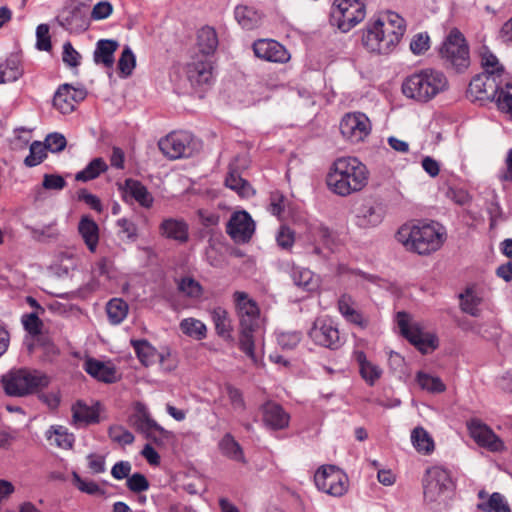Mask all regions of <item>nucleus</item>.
Segmentation results:
<instances>
[{"label": "nucleus", "instance_id": "nucleus-50", "mask_svg": "<svg viewBox=\"0 0 512 512\" xmlns=\"http://www.w3.org/2000/svg\"><path fill=\"white\" fill-rule=\"evenodd\" d=\"M52 434L55 436L54 442L56 445L63 449H69L73 446L74 437L68 433L67 429L63 426L51 427L48 431V438H52Z\"/></svg>", "mask_w": 512, "mask_h": 512}, {"label": "nucleus", "instance_id": "nucleus-30", "mask_svg": "<svg viewBox=\"0 0 512 512\" xmlns=\"http://www.w3.org/2000/svg\"><path fill=\"white\" fill-rule=\"evenodd\" d=\"M354 357L359 365L362 378L368 385L373 386L382 376V369L378 365L368 361L363 351H355Z\"/></svg>", "mask_w": 512, "mask_h": 512}, {"label": "nucleus", "instance_id": "nucleus-9", "mask_svg": "<svg viewBox=\"0 0 512 512\" xmlns=\"http://www.w3.org/2000/svg\"><path fill=\"white\" fill-rule=\"evenodd\" d=\"M453 489L449 472L441 467H432L426 471L423 479L424 499L429 503H445Z\"/></svg>", "mask_w": 512, "mask_h": 512}, {"label": "nucleus", "instance_id": "nucleus-62", "mask_svg": "<svg viewBox=\"0 0 512 512\" xmlns=\"http://www.w3.org/2000/svg\"><path fill=\"white\" fill-rule=\"evenodd\" d=\"M127 487L132 492L140 493L149 488V482L143 474L135 473L128 477Z\"/></svg>", "mask_w": 512, "mask_h": 512}, {"label": "nucleus", "instance_id": "nucleus-35", "mask_svg": "<svg viewBox=\"0 0 512 512\" xmlns=\"http://www.w3.org/2000/svg\"><path fill=\"white\" fill-rule=\"evenodd\" d=\"M131 344L138 359L144 366H149L158 359L161 361L164 359L163 355L159 354L147 340H131Z\"/></svg>", "mask_w": 512, "mask_h": 512}, {"label": "nucleus", "instance_id": "nucleus-49", "mask_svg": "<svg viewBox=\"0 0 512 512\" xmlns=\"http://www.w3.org/2000/svg\"><path fill=\"white\" fill-rule=\"evenodd\" d=\"M485 512H510L508 504L500 493H493L486 502L478 504Z\"/></svg>", "mask_w": 512, "mask_h": 512}, {"label": "nucleus", "instance_id": "nucleus-53", "mask_svg": "<svg viewBox=\"0 0 512 512\" xmlns=\"http://www.w3.org/2000/svg\"><path fill=\"white\" fill-rule=\"evenodd\" d=\"M109 437L112 441L121 445H130L134 442V435L120 425L111 426L108 431Z\"/></svg>", "mask_w": 512, "mask_h": 512}, {"label": "nucleus", "instance_id": "nucleus-47", "mask_svg": "<svg viewBox=\"0 0 512 512\" xmlns=\"http://www.w3.org/2000/svg\"><path fill=\"white\" fill-rule=\"evenodd\" d=\"M337 274L342 277H347L348 280L354 281L356 284H362L364 281L373 282L375 277L360 270L352 269L345 264L337 266Z\"/></svg>", "mask_w": 512, "mask_h": 512}, {"label": "nucleus", "instance_id": "nucleus-56", "mask_svg": "<svg viewBox=\"0 0 512 512\" xmlns=\"http://www.w3.org/2000/svg\"><path fill=\"white\" fill-rule=\"evenodd\" d=\"M430 47V38L427 33H418L413 36L410 42V49L413 54L421 55Z\"/></svg>", "mask_w": 512, "mask_h": 512}, {"label": "nucleus", "instance_id": "nucleus-24", "mask_svg": "<svg viewBox=\"0 0 512 512\" xmlns=\"http://www.w3.org/2000/svg\"><path fill=\"white\" fill-rule=\"evenodd\" d=\"M83 368L90 376L99 381L105 383L116 381V369L110 362L88 358L85 360Z\"/></svg>", "mask_w": 512, "mask_h": 512}, {"label": "nucleus", "instance_id": "nucleus-22", "mask_svg": "<svg viewBox=\"0 0 512 512\" xmlns=\"http://www.w3.org/2000/svg\"><path fill=\"white\" fill-rule=\"evenodd\" d=\"M83 99L82 91H78L69 84H63L56 91L53 98V106L62 114L74 111L75 103Z\"/></svg>", "mask_w": 512, "mask_h": 512}, {"label": "nucleus", "instance_id": "nucleus-45", "mask_svg": "<svg viewBox=\"0 0 512 512\" xmlns=\"http://www.w3.org/2000/svg\"><path fill=\"white\" fill-rule=\"evenodd\" d=\"M106 311L110 323L117 325L126 318L128 304L122 299L114 298L107 303Z\"/></svg>", "mask_w": 512, "mask_h": 512}, {"label": "nucleus", "instance_id": "nucleus-17", "mask_svg": "<svg viewBox=\"0 0 512 512\" xmlns=\"http://www.w3.org/2000/svg\"><path fill=\"white\" fill-rule=\"evenodd\" d=\"M226 232L235 242L246 243L255 232V222L246 211L234 212L227 223Z\"/></svg>", "mask_w": 512, "mask_h": 512}, {"label": "nucleus", "instance_id": "nucleus-29", "mask_svg": "<svg viewBox=\"0 0 512 512\" xmlns=\"http://www.w3.org/2000/svg\"><path fill=\"white\" fill-rule=\"evenodd\" d=\"M119 43L116 40L101 39L96 43L93 54L94 62L97 65H103L106 68H112L114 65V53L117 51Z\"/></svg>", "mask_w": 512, "mask_h": 512}, {"label": "nucleus", "instance_id": "nucleus-55", "mask_svg": "<svg viewBox=\"0 0 512 512\" xmlns=\"http://www.w3.org/2000/svg\"><path fill=\"white\" fill-rule=\"evenodd\" d=\"M4 69L6 70V80L14 82L18 80L22 74L23 70L20 65V61L17 56H12L6 60L4 64Z\"/></svg>", "mask_w": 512, "mask_h": 512}, {"label": "nucleus", "instance_id": "nucleus-58", "mask_svg": "<svg viewBox=\"0 0 512 512\" xmlns=\"http://www.w3.org/2000/svg\"><path fill=\"white\" fill-rule=\"evenodd\" d=\"M228 400L232 408L237 412H243L246 408L242 392L231 385L226 387Z\"/></svg>", "mask_w": 512, "mask_h": 512}, {"label": "nucleus", "instance_id": "nucleus-32", "mask_svg": "<svg viewBox=\"0 0 512 512\" xmlns=\"http://www.w3.org/2000/svg\"><path fill=\"white\" fill-rule=\"evenodd\" d=\"M125 191L142 207L150 208L153 205L154 198L152 194L140 181L127 179L125 181Z\"/></svg>", "mask_w": 512, "mask_h": 512}, {"label": "nucleus", "instance_id": "nucleus-51", "mask_svg": "<svg viewBox=\"0 0 512 512\" xmlns=\"http://www.w3.org/2000/svg\"><path fill=\"white\" fill-rule=\"evenodd\" d=\"M46 151V147H44L41 142L34 141L30 145L29 155L24 159V164L27 167H34L39 165L46 158Z\"/></svg>", "mask_w": 512, "mask_h": 512}, {"label": "nucleus", "instance_id": "nucleus-26", "mask_svg": "<svg viewBox=\"0 0 512 512\" xmlns=\"http://www.w3.org/2000/svg\"><path fill=\"white\" fill-rule=\"evenodd\" d=\"M263 422L272 429H283L288 426L289 415L275 402L262 405Z\"/></svg>", "mask_w": 512, "mask_h": 512}, {"label": "nucleus", "instance_id": "nucleus-64", "mask_svg": "<svg viewBox=\"0 0 512 512\" xmlns=\"http://www.w3.org/2000/svg\"><path fill=\"white\" fill-rule=\"evenodd\" d=\"M301 340V334L299 332H282L278 335V344L286 349H293L296 347Z\"/></svg>", "mask_w": 512, "mask_h": 512}, {"label": "nucleus", "instance_id": "nucleus-19", "mask_svg": "<svg viewBox=\"0 0 512 512\" xmlns=\"http://www.w3.org/2000/svg\"><path fill=\"white\" fill-rule=\"evenodd\" d=\"M470 436L475 442L490 451H501L504 448L502 440L486 424L479 420H471L468 423Z\"/></svg>", "mask_w": 512, "mask_h": 512}, {"label": "nucleus", "instance_id": "nucleus-21", "mask_svg": "<svg viewBox=\"0 0 512 512\" xmlns=\"http://www.w3.org/2000/svg\"><path fill=\"white\" fill-rule=\"evenodd\" d=\"M186 73L192 87L200 91H204L212 83V64L207 59L189 63Z\"/></svg>", "mask_w": 512, "mask_h": 512}, {"label": "nucleus", "instance_id": "nucleus-23", "mask_svg": "<svg viewBox=\"0 0 512 512\" xmlns=\"http://www.w3.org/2000/svg\"><path fill=\"white\" fill-rule=\"evenodd\" d=\"M159 232L164 238L178 243H186L189 239V226L181 218H165L159 226Z\"/></svg>", "mask_w": 512, "mask_h": 512}, {"label": "nucleus", "instance_id": "nucleus-57", "mask_svg": "<svg viewBox=\"0 0 512 512\" xmlns=\"http://www.w3.org/2000/svg\"><path fill=\"white\" fill-rule=\"evenodd\" d=\"M36 47L41 51L51 50V40L49 35V26L47 24H40L36 29Z\"/></svg>", "mask_w": 512, "mask_h": 512}, {"label": "nucleus", "instance_id": "nucleus-6", "mask_svg": "<svg viewBox=\"0 0 512 512\" xmlns=\"http://www.w3.org/2000/svg\"><path fill=\"white\" fill-rule=\"evenodd\" d=\"M4 391L13 397H24L49 384V378L38 370L13 369L1 378Z\"/></svg>", "mask_w": 512, "mask_h": 512}, {"label": "nucleus", "instance_id": "nucleus-4", "mask_svg": "<svg viewBox=\"0 0 512 512\" xmlns=\"http://www.w3.org/2000/svg\"><path fill=\"white\" fill-rule=\"evenodd\" d=\"M233 300L239 321V347L256 362L254 333L260 327V309L246 292H234Z\"/></svg>", "mask_w": 512, "mask_h": 512}, {"label": "nucleus", "instance_id": "nucleus-10", "mask_svg": "<svg viewBox=\"0 0 512 512\" xmlns=\"http://www.w3.org/2000/svg\"><path fill=\"white\" fill-rule=\"evenodd\" d=\"M316 487L333 497H341L349 487L348 476L335 465H322L314 475Z\"/></svg>", "mask_w": 512, "mask_h": 512}, {"label": "nucleus", "instance_id": "nucleus-39", "mask_svg": "<svg viewBox=\"0 0 512 512\" xmlns=\"http://www.w3.org/2000/svg\"><path fill=\"white\" fill-rule=\"evenodd\" d=\"M219 448L222 454L228 458L238 462H245L242 448L231 434L227 433L223 436L219 442Z\"/></svg>", "mask_w": 512, "mask_h": 512}, {"label": "nucleus", "instance_id": "nucleus-18", "mask_svg": "<svg viewBox=\"0 0 512 512\" xmlns=\"http://www.w3.org/2000/svg\"><path fill=\"white\" fill-rule=\"evenodd\" d=\"M305 240L307 245L311 247V253L325 257L321 245L325 248L331 249L333 244V237L330 229L319 222H311L306 225Z\"/></svg>", "mask_w": 512, "mask_h": 512}, {"label": "nucleus", "instance_id": "nucleus-61", "mask_svg": "<svg viewBox=\"0 0 512 512\" xmlns=\"http://www.w3.org/2000/svg\"><path fill=\"white\" fill-rule=\"evenodd\" d=\"M117 226L119 227V234L130 241H135L137 238V227L135 223L127 218H121L117 220Z\"/></svg>", "mask_w": 512, "mask_h": 512}, {"label": "nucleus", "instance_id": "nucleus-37", "mask_svg": "<svg viewBox=\"0 0 512 512\" xmlns=\"http://www.w3.org/2000/svg\"><path fill=\"white\" fill-rule=\"evenodd\" d=\"M357 216L362 225L377 226L382 222L383 211L380 206L365 203L359 208Z\"/></svg>", "mask_w": 512, "mask_h": 512}, {"label": "nucleus", "instance_id": "nucleus-28", "mask_svg": "<svg viewBox=\"0 0 512 512\" xmlns=\"http://www.w3.org/2000/svg\"><path fill=\"white\" fill-rule=\"evenodd\" d=\"M155 422L145 404L141 402L134 404L133 412L128 417L130 427L144 435Z\"/></svg>", "mask_w": 512, "mask_h": 512}, {"label": "nucleus", "instance_id": "nucleus-3", "mask_svg": "<svg viewBox=\"0 0 512 512\" xmlns=\"http://www.w3.org/2000/svg\"><path fill=\"white\" fill-rule=\"evenodd\" d=\"M396 237L406 249L420 255H428L441 248L446 239V232L439 223L431 222L404 225L398 230Z\"/></svg>", "mask_w": 512, "mask_h": 512}, {"label": "nucleus", "instance_id": "nucleus-13", "mask_svg": "<svg viewBox=\"0 0 512 512\" xmlns=\"http://www.w3.org/2000/svg\"><path fill=\"white\" fill-rule=\"evenodd\" d=\"M397 324L401 334L422 353H428L437 347V338L424 333L417 325L410 324V316L406 312L397 313Z\"/></svg>", "mask_w": 512, "mask_h": 512}, {"label": "nucleus", "instance_id": "nucleus-60", "mask_svg": "<svg viewBox=\"0 0 512 512\" xmlns=\"http://www.w3.org/2000/svg\"><path fill=\"white\" fill-rule=\"evenodd\" d=\"M74 482L81 492L87 493L89 495L104 494V491L96 482L91 480H84L80 478L76 473H74Z\"/></svg>", "mask_w": 512, "mask_h": 512}, {"label": "nucleus", "instance_id": "nucleus-11", "mask_svg": "<svg viewBox=\"0 0 512 512\" xmlns=\"http://www.w3.org/2000/svg\"><path fill=\"white\" fill-rule=\"evenodd\" d=\"M159 149L169 159L190 157L196 143L192 134L186 131L172 132L158 142Z\"/></svg>", "mask_w": 512, "mask_h": 512}, {"label": "nucleus", "instance_id": "nucleus-40", "mask_svg": "<svg viewBox=\"0 0 512 512\" xmlns=\"http://www.w3.org/2000/svg\"><path fill=\"white\" fill-rule=\"evenodd\" d=\"M411 441L415 449L420 453L430 454L434 450V441L423 427L413 429Z\"/></svg>", "mask_w": 512, "mask_h": 512}, {"label": "nucleus", "instance_id": "nucleus-42", "mask_svg": "<svg viewBox=\"0 0 512 512\" xmlns=\"http://www.w3.org/2000/svg\"><path fill=\"white\" fill-rule=\"evenodd\" d=\"M291 276L294 284L305 291H313L318 287V281L309 269L294 268Z\"/></svg>", "mask_w": 512, "mask_h": 512}, {"label": "nucleus", "instance_id": "nucleus-48", "mask_svg": "<svg viewBox=\"0 0 512 512\" xmlns=\"http://www.w3.org/2000/svg\"><path fill=\"white\" fill-rule=\"evenodd\" d=\"M136 58L130 47L126 46L118 60L120 75L124 78L130 76L135 68Z\"/></svg>", "mask_w": 512, "mask_h": 512}, {"label": "nucleus", "instance_id": "nucleus-12", "mask_svg": "<svg viewBox=\"0 0 512 512\" xmlns=\"http://www.w3.org/2000/svg\"><path fill=\"white\" fill-rule=\"evenodd\" d=\"M87 5L71 0L57 17L58 24L70 33L79 34L86 31L90 26L87 16Z\"/></svg>", "mask_w": 512, "mask_h": 512}, {"label": "nucleus", "instance_id": "nucleus-43", "mask_svg": "<svg viewBox=\"0 0 512 512\" xmlns=\"http://www.w3.org/2000/svg\"><path fill=\"white\" fill-rule=\"evenodd\" d=\"M107 169L108 166L102 158H94L83 170L76 173L75 180L81 182L93 180Z\"/></svg>", "mask_w": 512, "mask_h": 512}, {"label": "nucleus", "instance_id": "nucleus-20", "mask_svg": "<svg viewBox=\"0 0 512 512\" xmlns=\"http://www.w3.org/2000/svg\"><path fill=\"white\" fill-rule=\"evenodd\" d=\"M253 51L256 57L270 62L284 63L290 58V54L283 45L270 39L255 41Z\"/></svg>", "mask_w": 512, "mask_h": 512}, {"label": "nucleus", "instance_id": "nucleus-27", "mask_svg": "<svg viewBox=\"0 0 512 512\" xmlns=\"http://www.w3.org/2000/svg\"><path fill=\"white\" fill-rule=\"evenodd\" d=\"M262 11L253 6L237 5L234 10V17L237 23L245 30L258 28L263 20Z\"/></svg>", "mask_w": 512, "mask_h": 512}, {"label": "nucleus", "instance_id": "nucleus-31", "mask_svg": "<svg viewBox=\"0 0 512 512\" xmlns=\"http://www.w3.org/2000/svg\"><path fill=\"white\" fill-rule=\"evenodd\" d=\"M211 317L218 336L224 340H232V321L229 313L222 307H216L211 312Z\"/></svg>", "mask_w": 512, "mask_h": 512}, {"label": "nucleus", "instance_id": "nucleus-63", "mask_svg": "<svg viewBox=\"0 0 512 512\" xmlns=\"http://www.w3.org/2000/svg\"><path fill=\"white\" fill-rule=\"evenodd\" d=\"M43 145L46 147V150L60 152L66 146V138L60 133H52L46 137Z\"/></svg>", "mask_w": 512, "mask_h": 512}, {"label": "nucleus", "instance_id": "nucleus-36", "mask_svg": "<svg viewBox=\"0 0 512 512\" xmlns=\"http://www.w3.org/2000/svg\"><path fill=\"white\" fill-rule=\"evenodd\" d=\"M415 381L422 390L431 394L443 393L446 390V385L440 377L423 371L417 372Z\"/></svg>", "mask_w": 512, "mask_h": 512}, {"label": "nucleus", "instance_id": "nucleus-52", "mask_svg": "<svg viewBox=\"0 0 512 512\" xmlns=\"http://www.w3.org/2000/svg\"><path fill=\"white\" fill-rule=\"evenodd\" d=\"M172 432L164 429L161 425H159L157 422H155L151 429H149L145 434L144 437L152 442H154L156 445H163L167 440H169L172 437Z\"/></svg>", "mask_w": 512, "mask_h": 512}, {"label": "nucleus", "instance_id": "nucleus-41", "mask_svg": "<svg viewBox=\"0 0 512 512\" xmlns=\"http://www.w3.org/2000/svg\"><path fill=\"white\" fill-rule=\"evenodd\" d=\"M180 330L183 334L196 340L206 338L207 327L206 325L195 318H185L179 324Z\"/></svg>", "mask_w": 512, "mask_h": 512}, {"label": "nucleus", "instance_id": "nucleus-2", "mask_svg": "<svg viewBox=\"0 0 512 512\" xmlns=\"http://www.w3.org/2000/svg\"><path fill=\"white\" fill-rule=\"evenodd\" d=\"M368 182L366 166L355 157L336 159L327 175L329 189L337 195L348 196L361 191Z\"/></svg>", "mask_w": 512, "mask_h": 512}, {"label": "nucleus", "instance_id": "nucleus-44", "mask_svg": "<svg viewBox=\"0 0 512 512\" xmlns=\"http://www.w3.org/2000/svg\"><path fill=\"white\" fill-rule=\"evenodd\" d=\"M480 57L481 65L484 69L483 73L499 78L502 76L504 72L503 66L499 63L498 58L487 47L481 48Z\"/></svg>", "mask_w": 512, "mask_h": 512}, {"label": "nucleus", "instance_id": "nucleus-34", "mask_svg": "<svg viewBox=\"0 0 512 512\" xmlns=\"http://www.w3.org/2000/svg\"><path fill=\"white\" fill-rule=\"evenodd\" d=\"M197 45L203 55L213 54L218 47L216 30L210 26H204L197 33Z\"/></svg>", "mask_w": 512, "mask_h": 512}, {"label": "nucleus", "instance_id": "nucleus-54", "mask_svg": "<svg viewBox=\"0 0 512 512\" xmlns=\"http://www.w3.org/2000/svg\"><path fill=\"white\" fill-rule=\"evenodd\" d=\"M179 290L191 298H200L203 294L201 284L191 277H185L181 280Z\"/></svg>", "mask_w": 512, "mask_h": 512}, {"label": "nucleus", "instance_id": "nucleus-25", "mask_svg": "<svg viewBox=\"0 0 512 512\" xmlns=\"http://www.w3.org/2000/svg\"><path fill=\"white\" fill-rule=\"evenodd\" d=\"M72 421L79 427L99 423V404L88 406L83 401H77L72 406Z\"/></svg>", "mask_w": 512, "mask_h": 512}, {"label": "nucleus", "instance_id": "nucleus-38", "mask_svg": "<svg viewBox=\"0 0 512 512\" xmlns=\"http://www.w3.org/2000/svg\"><path fill=\"white\" fill-rule=\"evenodd\" d=\"M460 300V307L463 312L473 317L480 315L479 305L482 299L473 288H467L464 293L460 294Z\"/></svg>", "mask_w": 512, "mask_h": 512}, {"label": "nucleus", "instance_id": "nucleus-33", "mask_svg": "<svg viewBox=\"0 0 512 512\" xmlns=\"http://www.w3.org/2000/svg\"><path fill=\"white\" fill-rule=\"evenodd\" d=\"M78 230L88 249L91 252H94L99 241V229L96 222L91 218L84 216L79 222Z\"/></svg>", "mask_w": 512, "mask_h": 512}, {"label": "nucleus", "instance_id": "nucleus-5", "mask_svg": "<svg viewBox=\"0 0 512 512\" xmlns=\"http://www.w3.org/2000/svg\"><path fill=\"white\" fill-rule=\"evenodd\" d=\"M448 87L449 81L442 71L426 68L406 77L402 83V92L407 98L427 103Z\"/></svg>", "mask_w": 512, "mask_h": 512}, {"label": "nucleus", "instance_id": "nucleus-8", "mask_svg": "<svg viewBox=\"0 0 512 512\" xmlns=\"http://www.w3.org/2000/svg\"><path fill=\"white\" fill-rule=\"evenodd\" d=\"M366 15L362 0H335L332 6L330 23L342 32H348L361 22Z\"/></svg>", "mask_w": 512, "mask_h": 512}, {"label": "nucleus", "instance_id": "nucleus-7", "mask_svg": "<svg viewBox=\"0 0 512 512\" xmlns=\"http://www.w3.org/2000/svg\"><path fill=\"white\" fill-rule=\"evenodd\" d=\"M440 56L447 67L463 72L470 65L469 48L463 34L452 29L440 48Z\"/></svg>", "mask_w": 512, "mask_h": 512}, {"label": "nucleus", "instance_id": "nucleus-46", "mask_svg": "<svg viewBox=\"0 0 512 512\" xmlns=\"http://www.w3.org/2000/svg\"><path fill=\"white\" fill-rule=\"evenodd\" d=\"M225 185L236 191L242 197H249L254 194V190L248 181L243 179L236 171H230L225 179Z\"/></svg>", "mask_w": 512, "mask_h": 512}, {"label": "nucleus", "instance_id": "nucleus-59", "mask_svg": "<svg viewBox=\"0 0 512 512\" xmlns=\"http://www.w3.org/2000/svg\"><path fill=\"white\" fill-rule=\"evenodd\" d=\"M496 103L502 112L512 115V86L500 90Z\"/></svg>", "mask_w": 512, "mask_h": 512}, {"label": "nucleus", "instance_id": "nucleus-1", "mask_svg": "<svg viewBox=\"0 0 512 512\" xmlns=\"http://www.w3.org/2000/svg\"><path fill=\"white\" fill-rule=\"evenodd\" d=\"M405 31V20L397 13L387 11L367 23L362 44L369 52L388 55L397 47Z\"/></svg>", "mask_w": 512, "mask_h": 512}, {"label": "nucleus", "instance_id": "nucleus-14", "mask_svg": "<svg viewBox=\"0 0 512 512\" xmlns=\"http://www.w3.org/2000/svg\"><path fill=\"white\" fill-rule=\"evenodd\" d=\"M340 132L347 141L360 143L371 132L370 120L361 112L346 113L340 122Z\"/></svg>", "mask_w": 512, "mask_h": 512}, {"label": "nucleus", "instance_id": "nucleus-15", "mask_svg": "<svg viewBox=\"0 0 512 512\" xmlns=\"http://www.w3.org/2000/svg\"><path fill=\"white\" fill-rule=\"evenodd\" d=\"M499 77L481 73L476 75L469 84L468 95L473 100L496 101L500 88Z\"/></svg>", "mask_w": 512, "mask_h": 512}, {"label": "nucleus", "instance_id": "nucleus-16", "mask_svg": "<svg viewBox=\"0 0 512 512\" xmlns=\"http://www.w3.org/2000/svg\"><path fill=\"white\" fill-rule=\"evenodd\" d=\"M309 336L317 345L326 348L338 349L342 345L337 327L328 319H316L309 330Z\"/></svg>", "mask_w": 512, "mask_h": 512}]
</instances>
